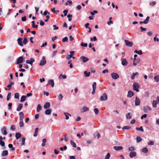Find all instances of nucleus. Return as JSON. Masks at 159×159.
<instances>
[{"mask_svg": "<svg viewBox=\"0 0 159 159\" xmlns=\"http://www.w3.org/2000/svg\"><path fill=\"white\" fill-rule=\"evenodd\" d=\"M154 142L153 141H150L149 143H148V145H154Z\"/></svg>", "mask_w": 159, "mask_h": 159, "instance_id": "bf43d9fd", "label": "nucleus"}, {"mask_svg": "<svg viewBox=\"0 0 159 159\" xmlns=\"http://www.w3.org/2000/svg\"><path fill=\"white\" fill-rule=\"evenodd\" d=\"M8 154V152L7 150H4L2 151L1 155L2 156L7 155Z\"/></svg>", "mask_w": 159, "mask_h": 159, "instance_id": "5701e85b", "label": "nucleus"}, {"mask_svg": "<svg viewBox=\"0 0 159 159\" xmlns=\"http://www.w3.org/2000/svg\"><path fill=\"white\" fill-rule=\"evenodd\" d=\"M87 43H82L81 44V45L82 46L84 47H86L87 46Z\"/></svg>", "mask_w": 159, "mask_h": 159, "instance_id": "4d7b16f0", "label": "nucleus"}, {"mask_svg": "<svg viewBox=\"0 0 159 159\" xmlns=\"http://www.w3.org/2000/svg\"><path fill=\"white\" fill-rule=\"evenodd\" d=\"M149 18H150L149 16H148L147 17L146 19L145 20H144L143 21L140 22L139 23L140 24H147L148 23V22L149 21Z\"/></svg>", "mask_w": 159, "mask_h": 159, "instance_id": "1a4fd4ad", "label": "nucleus"}, {"mask_svg": "<svg viewBox=\"0 0 159 159\" xmlns=\"http://www.w3.org/2000/svg\"><path fill=\"white\" fill-rule=\"evenodd\" d=\"M114 149L116 151H118L121 150L123 149L122 146H115L113 147Z\"/></svg>", "mask_w": 159, "mask_h": 159, "instance_id": "dca6fc26", "label": "nucleus"}, {"mask_svg": "<svg viewBox=\"0 0 159 159\" xmlns=\"http://www.w3.org/2000/svg\"><path fill=\"white\" fill-rule=\"evenodd\" d=\"M136 153L135 152L132 151L130 153L129 156L130 158H132L136 157Z\"/></svg>", "mask_w": 159, "mask_h": 159, "instance_id": "f8f14e48", "label": "nucleus"}, {"mask_svg": "<svg viewBox=\"0 0 159 159\" xmlns=\"http://www.w3.org/2000/svg\"><path fill=\"white\" fill-rule=\"evenodd\" d=\"M14 97L16 98H19V93H16L15 94Z\"/></svg>", "mask_w": 159, "mask_h": 159, "instance_id": "8fccbe9b", "label": "nucleus"}, {"mask_svg": "<svg viewBox=\"0 0 159 159\" xmlns=\"http://www.w3.org/2000/svg\"><path fill=\"white\" fill-rule=\"evenodd\" d=\"M110 157V153H108L105 157V159H109Z\"/></svg>", "mask_w": 159, "mask_h": 159, "instance_id": "49530a36", "label": "nucleus"}, {"mask_svg": "<svg viewBox=\"0 0 159 159\" xmlns=\"http://www.w3.org/2000/svg\"><path fill=\"white\" fill-rule=\"evenodd\" d=\"M154 79L157 82H158L159 81V75L155 76Z\"/></svg>", "mask_w": 159, "mask_h": 159, "instance_id": "ea45409f", "label": "nucleus"}, {"mask_svg": "<svg viewBox=\"0 0 159 159\" xmlns=\"http://www.w3.org/2000/svg\"><path fill=\"white\" fill-rule=\"evenodd\" d=\"M140 29H141V32L145 31L146 30V28H144L142 26L140 27Z\"/></svg>", "mask_w": 159, "mask_h": 159, "instance_id": "69168bd1", "label": "nucleus"}, {"mask_svg": "<svg viewBox=\"0 0 159 159\" xmlns=\"http://www.w3.org/2000/svg\"><path fill=\"white\" fill-rule=\"evenodd\" d=\"M57 52V50H56L55 51L53 52L52 54V56L53 57H54L56 56V55Z\"/></svg>", "mask_w": 159, "mask_h": 159, "instance_id": "052dcab7", "label": "nucleus"}, {"mask_svg": "<svg viewBox=\"0 0 159 159\" xmlns=\"http://www.w3.org/2000/svg\"><path fill=\"white\" fill-rule=\"evenodd\" d=\"M80 59L83 60V62H86L89 60L88 58L84 56L80 57Z\"/></svg>", "mask_w": 159, "mask_h": 159, "instance_id": "f3484780", "label": "nucleus"}, {"mask_svg": "<svg viewBox=\"0 0 159 159\" xmlns=\"http://www.w3.org/2000/svg\"><path fill=\"white\" fill-rule=\"evenodd\" d=\"M72 57V55H67L66 56V58L67 60H69Z\"/></svg>", "mask_w": 159, "mask_h": 159, "instance_id": "3c124183", "label": "nucleus"}, {"mask_svg": "<svg viewBox=\"0 0 159 159\" xmlns=\"http://www.w3.org/2000/svg\"><path fill=\"white\" fill-rule=\"evenodd\" d=\"M11 93L10 92H9L8 93L7 95V100L8 101L9 100V99L11 97Z\"/></svg>", "mask_w": 159, "mask_h": 159, "instance_id": "de8ad7c7", "label": "nucleus"}, {"mask_svg": "<svg viewBox=\"0 0 159 159\" xmlns=\"http://www.w3.org/2000/svg\"><path fill=\"white\" fill-rule=\"evenodd\" d=\"M20 115V120H22L24 118V114L23 112L22 111L20 112L19 113Z\"/></svg>", "mask_w": 159, "mask_h": 159, "instance_id": "aec40b11", "label": "nucleus"}, {"mask_svg": "<svg viewBox=\"0 0 159 159\" xmlns=\"http://www.w3.org/2000/svg\"><path fill=\"white\" fill-rule=\"evenodd\" d=\"M22 38H19L17 40L18 42V44L21 46H23V44L22 42Z\"/></svg>", "mask_w": 159, "mask_h": 159, "instance_id": "ddd939ff", "label": "nucleus"}, {"mask_svg": "<svg viewBox=\"0 0 159 159\" xmlns=\"http://www.w3.org/2000/svg\"><path fill=\"white\" fill-rule=\"evenodd\" d=\"M70 143L71 145L74 147V148H76V143H74L73 141L72 140H70Z\"/></svg>", "mask_w": 159, "mask_h": 159, "instance_id": "c756f323", "label": "nucleus"}, {"mask_svg": "<svg viewBox=\"0 0 159 159\" xmlns=\"http://www.w3.org/2000/svg\"><path fill=\"white\" fill-rule=\"evenodd\" d=\"M24 61V58L23 57L21 56L17 59L16 63L17 64H19L23 63Z\"/></svg>", "mask_w": 159, "mask_h": 159, "instance_id": "7ed1b4c3", "label": "nucleus"}, {"mask_svg": "<svg viewBox=\"0 0 159 159\" xmlns=\"http://www.w3.org/2000/svg\"><path fill=\"white\" fill-rule=\"evenodd\" d=\"M23 105L22 103H20L18 107L17 108L16 110L17 111H20L22 108Z\"/></svg>", "mask_w": 159, "mask_h": 159, "instance_id": "412c9836", "label": "nucleus"}, {"mask_svg": "<svg viewBox=\"0 0 159 159\" xmlns=\"http://www.w3.org/2000/svg\"><path fill=\"white\" fill-rule=\"evenodd\" d=\"M137 143H139L142 141V139L139 136H138L136 138Z\"/></svg>", "mask_w": 159, "mask_h": 159, "instance_id": "473e14b6", "label": "nucleus"}, {"mask_svg": "<svg viewBox=\"0 0 159 159\" xmlns=\"http://www.w3.org/2000/svg\"><path fill=\"white\" fill-rule=\"evenodd\" d=\"M143 110L144 112L148 113L152 110V108L148 106H147L143 107Z\"/></svg>", "mask_w": 159, "mask_h": 159, "instance_id": "20e7f679", "label": "nucleus"}, {"mask_svg": "<svg viewBox=\"0 0 159 159\" xmlns=\"http://www.w3.org/2000/svg\"><path fill=\"white\" fill-rule=\"evenodd\" d=\"M134 52L137 53L139 55H142L143 54L141 50L137 51V50H135L134 51Z\"/></svg>", "mask_w": 159, "mask_h": 159, "instance_id": "c9c22d12", "label": "nucleus"}, {"mask_svg": "<svg viewBox=\"0 0 159 159\" xmlns=\"http://www.w3.org/2000/svg\"><path fill=\"white\" fill-rule=\"evenodd\" d=\"M19 126L20 127H21L24 126V123L23 120H20V122L19 123Z\"/></svg>", "mask_w": 159, "mask_h": 159, "instance_id": "37998d69", "label": "nucleus"}, {"mask_svg": "<svg viewBox=\"0 0 159 159\" xmlns=\"http://www.w3.org/2000/svg\"><path fill=\"white\" fill-rule=\"evenodd\" d=\"M142 151L144 153H147L148 152V150L147 148L145 147L142 149Z\"/></svg>", "mask_w": 159, "mask_h": 159, "instance_id": "e433bc0d", "label": "nucleus"}, {"mask_svg": "<svg viewBox=\"0 0 159 159\" xmlns=\"http://www.w3.org/2000/svg\"><path fill=\"white\" fill-rule=\"evenodd\" d=\"M38 129H39V128H36L35 129V132H34V137H36L37 136L38 133Z\"/></svg>", "mask_w": 159, "mask_h": 159, "instance_id": "cd10ccee", "label": "nucleus"}, {"mask_svg": "<svg viewBox=\"0 0 159 159\" xmlns=\"http://www.w3.org/2000/svg\"><path fill=\"white\" fill-rule=\"evenodd\" d=\"M84 74L85 75V76L86 77H88L90 75V72L87 73V71H84Z\"/></svg>", "mask_w": 159, "mask_h": 159, "instance_id": "c03bdc74", "label": "nucleus"}, {"mask_svg": "<svg viewBox=\"0 0 159 159\" xmlns=\"http://www.w3.org/2000/svg\"><path fill=\"white\" fill-rule=\"evenodd\" d=\"M133 89L134 90H135L137 92H139V90L138 89V88L139 87V85L137 83H134L133 84Z\"/></svg>", "mask_w": 159, "mask_h": 159, "instance_id": "f257e3e1", "label": "nucleus"}, {"mask_svg": "<svg viewBox=\"0 0 159 159\" xmlns=\"http://www.w3.org/2000/svg\"><path fill=\"white\" fill-rule=\"evenodd\" d=\"M46 63V61L45 59V57L44 56H43L42 60L40 61V66H43L45 65Z\"/></svg>", "mask_w": 159, "mask_h": 159, "instance_id": "39448f33", "label": "nucleus"}, {"mask_svg": "<svg viewBox=\"0 0 159 159\" xmlns=\"http://www.w3.org/2000/svg\"><path fill=\"white\" fill-rule=\"evenodd\" d=\"M139 75V73L138 72H136L134 73H133L132 75L131 76V79L132 80H134L135 76L136 75Z\"/></svg>", "mask_w": 159, "mask_h": 159, "instance_id": "2f4dec72", "label": "nucleus"}, {"mask_svg": "<svg viewBox=\"0 0 159 159\" xmlns=\"http://www.w3.org/2000/svg\"><path fill=\"white\" fill-rule=\"evenodd\" d=\"M54 82L52 80H50L48 82L47 85H51L52 87H53L54 86Z\"/></svg>", "mask_w": 159, "mask_h": 159, "instance_id": "2eb2a0df", "label": "nucleus"}, {"mask_svg": "<svg viewBox=\"0 0 159 159\" xmlns=\"http://www.w3.org/2000/svg\"><path fill=\"white\" fill-rule=\"evenodd\" d=\"M111 77L112 79L114 80H116L119 78V75L116 73H113L111 74Z\"/></svg>", "mask_w": 159, "mask_h": 159, "instance_id": "423d86ee", "label": "nucleus"}, {"mask_svg": "<svg viewBox=\"0 0 159 159\" xmlns=\"http://www.w3.org/2000/svg\"><path fill=\"white\" fill-rule=\"evenodd\" d=\"M82 110H83V112H85L88 111L89 110V108L87 107H83Z\"/></svg>", "mask_w": 159, "mask_h": 159, "instance_id": "72a5a7b5", "label": "nucleus"}, {"mask_svg": "<svg viewBox=\"0 0 159 159\" xmlns=\"http://www.w3.org/2000/svg\"><path fill=\"white\" fill-rule=\"evenodd\" d=\"M63 97V95L61 93L58 96V98L60 100Z\"/></svg>", "mask_w": 159, "mask_h": 159, "instance_id": "09e8293b", "label": "nucleus"}, {"mask_svg": "<svg viewBox=\"0 0 159 159\" xmlns=\"http://www.w3.org/2000/svg\"><path fill=\"white\" fill-rule=\"evenodd\" d=\"M134 102L135 105L136 106H138L140 105V101L139 98L137 97H136Z\"/></svg>", "mask_w": 159, "mask_h": 159, "instance_id": "0eeeda50", "label": "nucleus"}, {"mask_svg": "<svg viewBox=\"0 0 159 159\" xmlns=\"http://www.w3.org/2000/svg\"><path fill=\"white\" fill-rule=\"evenodd\" d=\"M28 42L27 39L26 38H25L24 39L23 43L24 44H26Z\"/></svg>", "mask_w": 159, "mask_h": 159, "instance_id": "a18cd8bd", "label": "nucleus"}, {"mask_svg": "<svg viewBox=\"0 0 159 159\" xmlns=\"http://www.w3.org/2000/svg\"><path fill=\"white\" fill-rule=\"evenodd\" d=\"M53 30H57L58 29V27H57L55 25H53Z\"/></svg>", "mask_w": 159, "mask_h": 159, "instance_id": "338daca9", "label": "nucleus"}, {"mask_svg": "<svg viewBox=\"0 0 159 159\" xmlns=\"http://www.w3.org/2000/svg\"><path fill=\"white\" fill-rule=\"evenodd\" d=\"M1 131L2 134L4 135H6L7 134V128L6 127H3V128L2 129Z\"/></svg>", "mask_w": 159, "mask_h": 159, "instance_id": "9b49d317", "label": "nucleus"}, {"mask_svg": "<svg viewBox=\"0 0 159 159\" xmlns=\"http://www.w3.org/2000/svg\"><path fill=\"white\" fill-rule=\"evenodd\" d=\"M125 42L126 44V45L128 47H132L133 44V43L132 42L129 41L128 40H125Z\"/></svg>", "mask_w": 159, "mask_h": 159, "instance_id": "6e6552de", "label": "nucleus"}, {"mask_svg": "<svg viewBox=\"0 0 159 159\" xmlns=\"http://www.w3.org/2000/svg\"><path fill=\"white\" fill-rule=\"evenodd\" d=\"M96 82H94L92 85L93 89H96Z\"/></svg>", "mask_w": 159, "mask_h": 159, "instance_id": "603ef678", "label": "nucleus"}, {"mask_svg": "<svg viewBox=\"0 0 159 159\" xmlns=\"http://www.w3.org/2000/svg\"><path fill=\"white\" fill-rule=\"evenodd\" d=\"M147 116V115L146 114H144V115H142L141 117V118L142 120L143 119V118H145Z\"/></svg>", "mask_w": 159, "mask_h": 159, "instance_id": "0e129e2a", "label": "nucleus"}, {"mask_svg": "<svg viewBox=\"0 0 159 159\" xmlns=\"http://www.w3.org/2000/svg\"><path fill=\"white\" fill-rule=\"evenodd\" d=\"M46 140H47V139H46L45 138V139H43V140H42L43 143L41 145V146L42 147H44L45 146V145H46L45 143L46 142Z\"/></svg>", "mask_w": 159, "mask_h": 159, "instance_id": "bb28decb", "label": "nucleus"}, {"mask_svg": "<svg viewBox=\"0 0 159 159\" xmlns=\"http://www.w3.org/2000/svg\"><path fill=\"white\" fill-rule=\"evenodd\" d=\"M64 114L66 116V120H67L69 119V117L68 116V115H69V116H71V115L70 114H69L67 112H65L64 113Z\"/></svg>", "mask_w": 159, "mask_h": 159, "instance_id": "58836bf2", "label": "nucleus"}, {"mask_svg": "<svg viewBox=\"0 0 159 159\" xmlns=\"http://www.w3.org/2000/svg\"><path fill=\"white\" fill-rule=\"evenodd\" d=\"M0 144L2 147L4 146L5 145L4 142L2 140L0 141Z\"/></svg>", "mask_w": 159, "mask_h": 159, "instance_id": "13d9d810", "label": "nucleus"}, {"mask_svg": "<svg viewBox=\"0 0 159 159\" xmlns=\"http://www.w3.org/2000/svg\"><path fill=\"white\" fill-rule=\"evenodd\" d=\"M32 27L33 28H37L38 27V25H35V21L34 20H33L32 21Z\"/></svg>", "mask_w": 159, "mask_h": 159, "instance_id": "7c9ffc66", "label": "nucleus"}, {"mask_svg": "<svg viewBox=\"0 0 159 159\" xmlns=\"http://www.w3.org/2000/svg\"><path fill=\"white\" fill-rule=\"evenodd\" d=\"M134 95L133 92L131 91H129L128 92V94L127 95V97L129 98H131Z\"/></svg>", "mask_w": 159, "mask_h": 159, "instance_id": "4468645a", "label": "nucleus"}, {"mask_svg": "<svg viewBox=\"0 0 159 159\" xmlns=\"http://www.w3.org/2000/svg\"><path fill=\"white\" fill-rule=\"evenodd\" d=\"M121 64L124 66H126L128 64L127 61L125 58H122L121 59Z\"/></svg>", "mask_w": 159, "mask_h": 159, "instance_id": "9d476101", "label": "nucleus"}, {"mask_svg": "<svg viewBox=\"0 0 159 159\" xmlns=\"http://www.w3.org/2000/svg\"><path fill=\"white\" fill-rule=\"evenodd\" d=\"M25 137H23L22 138V143L21 144V145H24L25 144Z\"/></svg>", "mask_w": 159, "mask_h": 159, "instance_id": "6e6d98bb", "label": "nucleus"}, {"mask_svg": "<svg viewBox=\"0 0 159 159\" xmlns=\"http://www.w3.org/2000/svg\"><path fill=\"white\" fill-rule=\"evenodd\" d=\"M50 104L49 102H46L44 105V108L45 109H47L50 107Z\"/></svg>", "mask_w": 159, "mask_h": 159, "instance_id": "6ab92c4d", "label": "nucleus"}, {"mask_svg": "<svg viewBox=\"0 0 159 159\" xmlns=\"http://www.w3.org/2000/svg\"><path fill=\"white\" fill-rule=\"evenodd\" d=\"M72 15L70 14H69L67 15V17L68 18V20L69 21H70L72 20Z\"/></svg>", "mask_w": 159, "mask_h": 159, "instance_id": "4c0bfd02", "label": "nucleus"}, {"mask_svg": "<svg viewBox=\"0 0 159 159\" xmlns=\"http://www.w3.org/2000/svg\"><path fill=\"white\" fill-rule=\"evenodd\" d=\"M26 20V18L25 16L21 18V20L22 21H25Z\"/></svg>", "mask_w": 159, "mask_h": 159, "instance_id": "774afa93", "label": "nucleus"}, {"mask_svg": "<svg viewBox=\"0 0 159 159\" xmlns=\"http://www.w3.org/2000/svg\"><path fill=\"white\" fill-rule=\"evenodd\" d=\"M130 113H128L126 114V117L127 119H130L132 118V117L130 115Z\"/></svg>", "mask_w": 159, "mask_h": 159, "instance_id": "79ce46f5", "label": "nucleus"}, {"mask_svg": "<svg viewBox=\"0 0 159 159\" xmlns=\"http://www.w3.org/2000/svg\"><path fill=\"white\" fill-rule=\"evenodd\" d=\"M42 109V107L41 105L39 104H38L37 107V111L39 112Z\"/></svg>", "mask_w": 159, "mask_h": 159, "instance_id": "393cba45", "label": "nucleus"}, {"mask_svg": "<svg viewBox=\"0 0 159 159\" xmlns=\"http://www.w3.org/2000/svg\"><path fill=\"white\" fill-rule=\"evenodd\" d=\"M107 96L106 93H104L102 96L100 97L99 99L101 101H106L107 99Z\"/></svg>", "mask_w": 159, "mask_h": 159, "instance_id": "f03ea898", "label": "nucleus"}, {"mask_svg": "<svg viewBox=\"0 0 159 159\" xmlns=\"http://www.w3.org/2000/svg\"><path fill=\"white\" fill-rule=\"evenodd\" d=\"M12 104L11 103H10L8 104V109L9 110H10L11 109Z\"/></svg>", "mask_w": 159, "mask_h": 159, "instance_id": "e2e57ef3", "label": "nucleus"}, {"mask_svg": "<svg viewBox=\"0 0 159 159\" xmlns=\"http://www.w3.org/2000/svg\"><path fill=\"white\" fill-rule=\"evenodd\" d=\"M131 129V127L130 126H126L122 127V129L123 130L124 129Z\"/></svg>", "mask_w": 159, "mask_h": 159, "instance_id": "f704fd0d", "label": "nucleus"}, {"mask_svg": "<svg viewBox=\"0 0 159 159\" xmlns=\"http://www.w3.org/2000/svg\"><path fill=\"white\" fill-rule=\"evenodd\" d=\"M62 40L64 42H66L67 41L68 38L67 37H65L62 39Z\"/></svg>", "mask_w": 159, "mask_h": 159, "instance_id": "5fc2aeb1", "label": "nucleus"}, {"mask_svg": "<svg viewBox=\"0 0 159 159\" xmlns=\"http://www.w3.org/2000/svg\"><path fill=\"white\" fill-rule=\"evenodd\" d=\"M94 111L96 115H97L99 113V110L97 108H95L94 109Z\"/></svg>", "mask_w": 159, "mask_h": 159, "instance_id": "a19ab883", "label": "nucleus"}, {"mask_svg": "<svg viewBox=\"0 0 159 159\" xmlns=\"http://www.w3.org/2000/svg\"><path fill=\"white\" fill-rule=\"evenodd\" d=\"M157 104V101L153 100L152 102V107L154 108H156Z\"/></svg>", "mask_w": 159, "mask_h": 159, "instance_id": "4be33fe9", "label": "nucleus"}, {"mask_svg": "<svg viewBox=\"0 0 159 159\" xmlns=\"http://www.w3.org/2000/svg\"><path fill=\"white\" fill-rule=\"evenodd\" d=\"M68 12V10H65L63 11V12L64 13V16H66L67 15V13Z\"/></svg>", "mask_w": 159, "mask_h": 159, "instance_id": "680f3d73", "label": "nucleus"}, {"mask_svg": "<svg viewBox=\"0 0 159 159\" xmlns=\"http://www.w3.org/2000/svg\"><path fill=\"white\" fill-rule=\"evenodd\" d=\"M52 110L51 109H47L45 111V114L46 115H49L51 114V113Z\"/></svg>", "mask_w": 159, "mask_h": 159, "instance_id": "b1692460", "label": "nucleus"}, {"mask_svg": "<svg viewBox=\"0 0 159 159\" xmlns=\"http://www.w3.org/2000/svg\"><path fill=\"white\" fill-rule=\"evenodd\" d=\"M26 100V96L24 95H23L22 96L20 102H24Z\"/></svg>", "mask_w": 159, "mask_h": 159, "instance_id": "a878e982", "label": "nucleus"}, {"mask_svg": "<svg viewBox=\"0 0 159 159\" xmlns=\"http://www.w3.org/2000/svg\"><path fill=\"white\" fill-rule=\"evenodd\" d=\"M21 134L19 133H16V139H18L21 137Z\"/></svg>", "mask_w": 159, "mask_h": 159, "instance_id": "c85d7f7f", "label": "nucleus"}, {"mask_svg": "<svg viewBox=\"0 0 159 159\" xmlns=\"http://www.w3.org/2000/svg\"><path fill=\"white\" fill-rule=\"evenodd\" d=\"M62 77L63 79H66L67 77L66 75H63L62 74L60 75L59 77L60 78L61 77Z\"/></svg>", "mask_w": 159, "mask_h": 159, "instance_id": "864d4df0", "label": "nucleus"}, {"mask_svg": "<svg viewBox=\"0 0 159 159\" xmlns=\"http://www.w3.org/2000/svg\"><path fill=\"white\" fill-rule=\"evenodd\" d=\"M139 59H137L136 58H134L133 60V65L135 66L139 62Z\"/></svg>", "mask_w": 159, "mask_h": 159, "instance_id": "a211bd4d", "label": "nucleus"}]
</instances>
